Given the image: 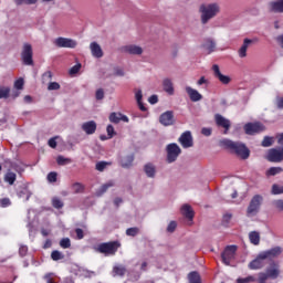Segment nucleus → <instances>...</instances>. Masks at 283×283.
<instances>
[{
	"instance_id": "49",
	"label": "nucleus",
	"mask_w": 283,
	"mask_h": 283,
	"mask_svg": "<svg viewBox=\"0 0 283 283\" xmlns=\"http://www.w3.org/2000/svg\"><path fill=\"white\" fill-rule=\"evenodd\" d=\"M48 90L50 92L54 91V90H61V84L56 83V82H51L48 86Z\"/></svg>"
},
{
	"instance_id": "19",
	"label": "nucleus",
	"mask_w": 283,
	"mask_h": 283,
	"mask_svg": "<svg viewBox=\"0 0 283 283\" xmlns=\"http://www.w3.org/2000/svg\"><path fill=\"white\" fill-rule=\"evenodd\" d=\"M265 260H275V258H280L282 255V248L280 247H274L270 250L261 252Z\"/></svg>"
},
{
	"instance_id": "20",
	"label": "nucleus",
	"mask_w": 283,
	"mask_h": 283,
	"mask_svg": "<svg viewBox=\"0 0 283 283\" xmlns=\"http://www.w3.org/2000/svg\"><path fill=\"white\" fill-rule=\"evenodd\" d=\"M186 92L192 103H198V101H202V94H200L198 90L191 88V86H187Z\"/></svg>"
},
{
	"instance_id": "27",
	"label": "nucleus",
	"mask_w": 283,
	"mask_h": 283,
	"mask_svg": "<svg viewBox=\"0 0 283 283\" xmlns=\"http://www.w3.org/2000/svg\"><path fill=\"white\" fill-rule=\"evenodd\" d=\"M164 92H167L170 96L174 94V83L171 80L166 78L163 82Z\"/></svg>"
},
{
	"instance_id": "52",
	"label": "nucleus",
	"mask_w": 283,
	"mask_h": 283,
	"mask_svg": "<svg viewBox=\"0 0 283 283\" xmlns=\"http://www.w3.org/2000/svg\"><path fill=\"white\" fill-rule=\"evenodd\" d=\"M23 85H24V81L23 78H18L15 82H14V87L15 90H23Z\"/></svg>"
},
{
	"instance_id": "31",
	"label": "nucleus",
	"mask_w": 283,
	"mask_h": 283,
	"mask_svg": "<svg viewBox=\"0 0 283 283\" xmlns=\"http://www.w3.org/2000/svg\"><path fill=\"white\" fill-rule=\"evenodd\" d=\"M125 273H127V270L123 265H115L113 268V277H116L117 275L123 277V275H125Z\"/></svg>"
},
{
	"instance_id": "14",
	"label": "nucleus",
	"mask_w": 283,
	"mask_h": 283,
	"mask_svg": "<svg viewBox=\"0 0 283 283\" xmlns=\"http://www.w3.org/2000/svg\"><path fill=\"white\" fill-rule=\"evenodd\" d=\"M120 51L124 54H132L134 56H140V54H143V48H140L139 45H135V44L124 45V46H122Z\"/></svg>"
},
{
	"instance_id": "9",
	"label": "nucleus",
	"mask_w": 283,
	"mask_h": 283,
	"mask_svg": "<svg viewBox=\"0 0 283 283\" xmlns=\"http://www.w3.org/2000/svg\"><path fill=\"white\" fill-rule=\"evenodd\" d=\"M238 251L237 245H228L224 251L221 253L222 262L226 266L231 264V260L235 258V253Z\"/></svg>"
},
{
	"instance_id": "54",
	"label": "nucleus",
	"mask_w": 283,
	"mask_h": 283,
	"mask_svg": "<svg viewBox=\"0 0 283 283\" xmlns=\"http://www.w3.org/2000/svg\"><path fill=\"white\" fill-rule=\"evenodd\" d=\"M105 167H107V163H105V161H99L96 164L97 171H104Z\"/></svg>"
},
{
	"instance_id": "60",
	"label": "nucleus",
	"mask_w": 283,
	"mask_h": 283,
	"mask_svg": "<svg viewBox=\"0 0 283 283\" xmlns=\"http://www.w3.org/2000/svg\"><path fill=\"white\" fill-rule=\"evenodd\" d=\"M274 207H276V209H279L280 211H283V200H275Z\"/></svg>"
},
{
	"instance_id": "45",
	"label": "nucleus",
	"mask_w": 283,
	"mask_h": 283,
	"mask_svg": "<svg viewBox=\"0 0 283 283\" xmlns=\"http://www.w3.org/2000/svg\"><path fill=\"white\" fill-rule=\"evenodd\" d=\"M12 205V201H10V198H2L0 199V207L6 209V207H10Z\"/></svg>"
},
{
	"instance_id": "17",
	"label": "nucleus",
	"mask_w": 283,
	"mask_h": 283,
	"mask_svg": "<svg viewBox=\"0 0 283 283\" xmlns=\"http://www.w3.org/2000/svg\"><path fill=\"white\" fill-rule=\"evenodd\" d=\"M214 120L218 127H223L224 129L223 134H229V129H231V122L229 119L224 118V116L220 114H216Z\"/></svg>"
},
{
	"instance_id": "62",
	"label": "nucleus",
	"mask_w": 283,
	"mask_h": 283,
	"mask_svg": "<svg viewBox=\"0 0 283 283\" xmlns=\"http://www.w3.org/2000/svg\"><path fill=\"white\" fill-rule=\"evenodd\" d=\"M44 81H52V72L48 71L43 74Z\"/></svg>"
},
{
	"instance_id": "28",
	"label": "nucleus",
	"mask_w": 283,
	"mask_h": 283,
	"mask_svg": "<svg viewBox=\"0 0 283 283\" xmlns=\"http://www.w3.org/2000/svg\"><path fill=\"white\" fill-rule=\"evenodd\" d=\"M135 98L137 101V105L142 112H147V107H145V104H143V91H137L135 93Z\"/></svg>"
},
{
	"instance_id": "37",
	"label": "nucleus",
	"mask_w": 283,
	"mask_h": 283,
	"mask_svg": "<svg viewBox=\"0 0 283 283\" xmlns=\"http://www.w3.org/2000/svg\"><path fill=\"white\" fill-rule=\"evenodd\" d=\"M63 258H65V255L62 254V252L59 250H54L51 253V260H53L54 262H59V260H63Z\"/></svg>"
},
{
	"instance_id": "47",
	"label": "nucleus",
	"mask_w": 283,
	"mask_h": 283,
	"mask_svg": "<svg viewBox=\"0 0 283 283\" xmlns=\"http://www.w3.org/2000/svg\"><path fill=\"white\" fill-rule=\"evenodd\" d=\"M249 282H255V277L254 276H247L244 279H238L237 283H249Z\"/></svg>"
},
{
	"instance_id": "5",
	"label": "nucleus",
	"mask_w": 283,
	"mask_h": 283,
	"mask_svg": "<svg viewBox=\"0 0 283 283\" xmlns=\"http://www.w3.org/2000/svg\"><path fill=\"white\" fill-rule=\"evenodd\" d=\"M280 276V265L272 263L270 268L266 269V272H260L259 273V283H264V280H277Z\"/></svg>"
},
{
	"instance_id": "56",
	"label": "nucleus",
	"mask_w": 283,
	"mask_h": 283,
	"mask_svg": "<svg viewBox=\"0 0 283 283\" xmlns=\"http://www.w3.org/2000/svg\"><path fill=\"white\" fill-rule=\"evenodd\" d=\"M75 233L77 235V240H83V238H85V234L83 232V229L76 228L75 229Z\"/></svg>"
},
{
	"instance_id": "39",
	"label": "nucleus",
	"mask_w": 283,
	"mask_h": 283,
	"mask_svg": "<svg viewBox=\"0 0 283 283\" xmlns=\"http://www.w3.org/2000/svg\"><path fill=\"white\" fill-rule=\"evenodd\" d=\"M283 169L282 167H271L268 171V176H277V174H282Z\"/></svg>"
},
{
	"instance_id": "4",
	"label": "nucleus",
	"mask_w": 283,
	"mask_h": 283,
	"mask_svg": "<svg viewBox=\"0 0 283 283\" xmlns=\"http://www.w3.org/2000/svg\"><path fill=\"white\" fill-rule=\"evenodd\" d=\"M263 202H264V197H262V195H254L250 200V203L247 209L248 218L258 216V213H260V208L262 207Z\"/></svg>"
},
{
	"instance_id": "30",
	"label": "nucleus",
	"mask_w": 283,
	"mask_h": 283,
	"mask_svg": "<svg viewBox=\"0 0 283 283\" xmlns=\"http://www.w3.org/2000/svg\"><path fill=\"white\" fill-rule=\"evenodd\" d=\"M4 182H8V185H14V182H17V174L8 170L4 175Z\"/></svg>"
},
{
	"instance_id": "50",
	"label": "nucleus",
	"mask_w": 283,
	"mask_h": 283,
	"mask_svg": "<svg viewBox=\"0 0 283 283\" xmlns=\"http://www.w3.org/2000/svg\"><path fill=\"white\" fill-rule=\"evenodd\" d=\"M176 227H178V223H176V221H170L167 227L168 233H174V231H176Z\"/></svg>"
},
{
	"instance_id": "12",
	"label": "nucleus",
	"mask_w": 283,
	"mask_h": 283,
	"mask_svg": "<svg viewBox=\"0 0 283 283\" xmlns=\"http://www.w3.org/2000/svg\"><path fill=\"white\" fill-rule=\"evenodd\" d=\"M179 143L184 149H189V147H193V136H191V132L186 130L179 137Z\"/></svg>"
},
{
	"instance_id": "32",
	"label": "nucleus",
	"mask_w": 283,
	"mask_h": 283,
	"mask_svg": "<svg viewBox=\"0 0 283 283\" xmlns=\"http://www.w3.org/2000/svg\"><path fill=\"white\" fill-rule=\"evenodd\" d=\"M273 12H283V0H277L270 3Z\"/></svg>"
},
{
	"instance_id": "57",
	"label": "nucleus",
	"mask_w": 283,
	"mask_h": 283,
	"mask_svg": "<svg viewBox=\"0 0 283 283\" xmlns=\"http://www.w3.org/2000/svg\"><path fill=\"white\" fill-rule=\"evenodd\" d=\"M73 191L75 193H81V191H83V186L81 184H74L73 185Z\"/></svg>"
},
{
	"instance_id": "61",
	"label": "nucleus",
	"mask_w": 283,
	"mask_h": 283,
	"mask_svg": "<svg viewBox=\"0 0 283 283\" xmlns=\"http://www.w3.org/2000/svg\"><path fill=\"white\" fill-rule=\"evenodd\" d=\"M209 84V81L207 80V77L205 76H201L198 82H197V85H207Z\"/></svg>"
},
{
	"instance_id": "29",
	"label": "nucleus",
	"mask_w": 283,
	"mask_h": 283,
	"mask_svg": "<svg viewBox=\"0 0 283 283\" xmlns=\"http://www.w3.org/2000/svg\"><path fill=\"white\" fill-rule=\"evenodd\" d=\"M249 240H250L251 244H254V247H258V244H260V232H258V231L250 232Z\"/></svg>"
},
{
	"instance_id": "16",
	"label": "nucleus",
	"mask_w": 283,
	"mask_h": 283,
	"mask_svg": "<svg viewBox=\"0 0 283 283\" xmlns=\"http://www.w3.org/2000/svg\"><path fill=\"white\" fill-rule=\"evenodd\" d=\"M201 48L205 52V54H213L217 49L216 40L211 38H207L203 40V43L201 44Z\"/></svg>"
},
{
	"instance_id": "3",
	"label": "nucleus",
	"mask_w": 283,
	"mask_h": 283,
	"mask_svg": "<svg viewBox=\"0 0 283 283\" xmlns=\"http://www.w3.org/2000/svg\"><path fill=\"white\" fill-rule=\"evenodd\" d=\"M120 249V242L118 241H111V242H104L99 243L97 247L94 248V251L96 253H102V255H116V252Z\"/></svg>"
},
{
	"instance_id": "10",
	"label": "nucleus",
	"mask_w": 283,
	"mask_h": 283,
	"mask_svg": "<svg viewBox=\"0 0 283 283\" xmlns=\"http://www.w3.org/2000/svg\"><path fill=\"white\" fill-rule=\"evenodd\" d=\"M266 159L269 163H282L283 160V147L281 148H271L268 151Z\"/></svg>"
},
{
	"instance_id": "43",
	"label": "nucleus",
	"mask_w": 283,
	"mask_h": 283,
	"mask_svg": "<svg viewBox=\"0 0 283 283\" xmlns=\"http://www.w3.org/2000/svg\"><path fill=\"white\" fill-rule=\"evenodd\" d=\"M139 231L140 230L138 228H128L126 230V235H129L132 238H136V235H138Z\"/></svg>"
},
{
	"instance_id": "6",
	"label": "nucleus",
	"mask_w": 283,
	"mask_h": 283,
	"mask_svg": "<svg viewBox=\"0 0 283 283\" xmlns=\"http://www.w3.org/2000/svg\"><path fill=\"white\" fill-rule=\"evenodd\" d=\"M34 52L32 51V44L24 43L22 46L21 59L23 65H34Z\"/></svg>"
},
{
	"instance_id": "59",
	"label": "nucleus",
	"mask_w": 283,
	"mask_h": 283,
	"mask_svg": "<svg viewBox=\"0 0 283 283\" xmlns=\"http://www.w3.org/2000/svg\"><path fill=\"white\" fill-rule=\"evenodd\" d=\"M148 103H150V105H156V103H158V95H151L148 98Z\"/></svg>"
},
{
	"instance_id": "7",
	"label": "nucleus",
	"mask_w": 283,
	"mask_h": 283,
	"mask_svg": "<svg viewBox=\"0 0 283 283\" xmlns=\"http://www.w3.org/2000/svg\"><path fill=\"white\" fill-rule=\"evenodd\" d=\"M243 129L248 136H255V134H262V132H265L266 126L260 122H254L245 124Z\"/></svg>"
},
{
	"instance_id": "34",
	"label": "nucleus",
	"mask_w": 283,
	"mask_h": 283,
	"mask_svg": "<svg viewBox=\"0 0 283 283\" xmlns=\"http://www.w3.org/2000/svg\"><path fill=\"white\" fill-rule=\"evenodd\" d=\"M56 163L60 166H65V165H70L72 163V159L64 157L62 155H59L56 158Z\"/></svg>"
},
{
	"instance_id": "24",
	"label": "nucleus",
	"mask_w": 283,
	"mask_h": 283,
	"mask_svg": "<svg viewBox=\"0 0 283 283\" xmlns=\"http://www.w3.org/2000/svg\"><path fill=\"white\" fill-rule=\"evenodd\" d=\"M251 43H253V40H251V39L243 40V44L241 45V48L238 51L240 59H245L247 51L249 50V45H251Z\"/></svg>"
},
{
	"instance_id": "26",
	"label": "nucleus",
	"mask_w": 283,
	"mask_h": 283,
	"mask_svg": "<svg viewBox=\"0 0 283 283\" xmlns=\"http://www.w3.org/2000/svg\"><path fill=\"white\" fill-rule=\"evenodd\" d=\"M144 171L148 178H154L156 176V166L154 164H146Z\"/></svg>"
},
{
	"instance_id": "8",
	"label": "nucleus",
	"mask_w": 283,
	"mask_h": 283,
	"mask_svg": "<svg viewBox=\"0 0 283 283\" xmlns=\"http://www.w3.org/2000/svg\"><path fill=\"white\" fill-rule=\"evenodd\" d=\"M166 151L168 163H176V160H178V156L182 154V149H180V146L176 143L169 144L166 147Z\"/></svg>"
},
{
	"instance_id": "2",
	"label": "nucleus",
	"mask_w": 283,
	"mask_h": 283,
	"mask_svg": "<svg viewBox=\"0 0 283 283\" xmlns=\"http://www.w3.org/2000/svg\"><path fill=\"white\" fill-rule=\"evenodd\" d=\"M201 23H208L210 19L220 13V6L218 3L202 4L200 7Z\"/></svg>"
},
{
	"instance_id": "1",
	"label": "nucleus",
	"mask_w": 283,
	"mask_h": 283,
	"mask_svg": "<svg viewBox=\"0 0 283 283\" xmlns=\"http://www.w3.org/2000/svg\"><path fill=\"white\" fill-rule=\"evenodd\" d=\"M221 145L226 147L227 149H230L233 154H237V156H240L243 160H247L250 156L249 148L240 142H233L230 139H222Z\"/></svg>"
},
{
	"instance_id": "55",
	"label": "nucleus",
	"mask_w": 283,
	"mask_h": 283,
	"mask_svg": "<svg viewBox=\"0 0 283 283\" xmlns=\"http://www.w3.org/2000/svg\"><path fill=\"white\" fill-rule=\"evenodd\" d=\"M49 147H51L52 149H56V137H52L49 139L48 142Z\"/></svg>"
},
{
	"instance_id": "46",
	"label": "nucleus",
	"mask_w": 283,
	"mask_h": 283,
	"mask_svg": "<svg viewBox=\"0 0 283 283\" xmlns=\"http://www.w3.org/2000/svg\"><path fill=\"white\" fill-rule=\"evenodd\" d=\"M108 138H114L116 136V132L114 130V126L108 125L106 128Z\"/></svg>"
},
{
	"instance_id": "53",
	"label": "nucleus",
	"mask_w": 283,
	"mask_h": 283,
	"mask_svg": "<svg viewBox=\"0 0 283 283\" xmlns=\"http://www.w3.org/2000/svg\"><path fill=\"white\" fill-rule=\"evenodd\" d=\"M19 254L21 258H25V255H28V245H20Z\"/></svg>"
},
{
	"instance_id": "63",
	"label": "nucleus",
	"mask_w": 283,
	"mask_h": 283,
	"mask_svg": "<svg viewBox=\"0 0 283 283\" xmlns=\"http://www.w3.org/2000/svg\"><path fill=\"white\" fill-rule=\"evenodd\" d=\"M201 134L203 136H211V128H202Z\"/></svg>"
},
{
	"instance_id": "22",
	"label": "nucleus",
	"mask_w": 283,
	"mask_h": 283,
	"mask_svg": "<svg viewBox=\"0 0 283 283\" xmlns=\"http://www.w3.org/2000/svg\"><path fill=\"white\" fill-rule=\"evenodd\" d=\"M82 129L88 136H91L92 134H95L96 133V122H94V120L85 122L84 124H82Z\"/></svg>"
},
{
	"instance_id": "48",
	"label": "nucleus",
	"mask_w": 283,
	"mask_h": 283,
	"mask_svg": "<svg viewBox=\"0 0 283 283\" xmlns=\"http://www.w3.org/2000/svg\"><path fill=\"white\" fill-rule=\"evenodd\" d=\"M57 176H59V175H57L56 172L52 171V172H50V174L48 175L46 180H48L49 182H56Z\"/></svg>"
},
{
	"instance_id": "25",
	"label": "nucleus",
	"mask_w": 283,
	"mask_h": 283,
	"mask_svg": "<svg viewBox=\"0 0 283 283\" xmlns=\"http://www.w3.org/2000/svg\"><path fill=\"white\" fill-rule=\"evenodd\" d=\"M181 213L185 216V218H188V220H193V209L189 205H184L181 207Z\"/></svg>"
},
{
	"instance_id": "44",
	"label": "nucleus",
	"mask_w": 283,
	"mask_h": 283,
	"mask_svg": "<svg viewBox=\"0 0 283 283\" xmlns=\"http://www.w3.org/2000/svg\"><path fill=\"white\" fill-rule=\"evenodd\" d=\"M273 145V137L265 136L262 140V147H271Z\"/></svg>"
},
{
	"instance_id": "13",
	"label": "nucleus",
	"mask_w": 283,
	"mask_h": 283,
	"mask_svg": "<svg viewBox=\"0 0 283 283\" xmlns=\"http://www.w3.org/2000/svg\"><path fill=\"white\" fill-rule=\"evenodd\" d=\"M264 260L266 259L263 256L262 252L259 253L258 256L249 263V269L251 271H258L260 269H264L266 264Z\"/></svg>"
},
{
	"instance_id": "18",
	"label": "nucleus",
	"mask_w": 283,
	"mask_h": 283,
	"mask_svg": "<svg viewBox=\"0 0 283 283\" xmlns=\"http://www.w3.org/2000/svg\"><path fill=\"white\" fill-rule=\"evenodd\" d=\"M159 123L164 125V127H169L174 125V112L167 111L163 113L159 117Z\"/></svg>"
},
{
	"instance_id": "35",
	"label": "nucleus",
	"mask_w": 283,
	"mask_h": 283,
	"mask_svg": "<svg viewBox=\"0 0 283 283\" xmlns=\"http://www.w3.org/2000/svg\"><path fill=\"white\" fill-rule=\"evenodd\" d=\"M188 280H189L190 283H201L200 282V274L198 272L189 273Z\"/></svg>"
},
{
	"instance_id": "40",
	"label": "nucleus",
	"mask_w": 283,
	"mask_h": 283,
	"mask_svg": "<svg viewBox=\"0 0 283 283\" xmlns=\"http://www.w3.org/2000/svg\"><path fill=\"white\" fill-rule=\"evenodd\" d=\"M9 97H10V87L1 86L0 98H9Z\"/></svg>"
},
{
	"instance_id": "21",
	"label": "nucleus",
	"mask_w": 283,
	"mask_h": 283,
	"mask_svg": "<svg viewBox=\"0 0 283 283\" xmlns=\"http://www.w3.org/2000/svg\"><path fill=\"white\" fill-rule=\"evenodd\" d=\"M90 50H91L92 55L95 59H103V49L101 48V45L98 43L92 42L90 44Z\"/></svg>"
},
{
	"instance_id": "15",
	"label": "nucleus",
	"mask_w": 283,
	"mask_h": 283,
	"mask_svg": "<svg viewBox=\"0 0 283 283\" xmlns=\"http://www.w3.org/2000/svg\"><path fill=\"white\" fill-rule=\"evenodd\" d=\"M54 45L56 48H71L74 49L76 48V41L70 39V38H57L54 41Z\"/></svg>"
},
{
	"instance_id": "33",
	"label": "nucleus",
	"mask_w": 283,
	"mask_h": 283,
	"mask_svg": "<svg viewBox=\"0 0 283 283\" xmlns=\"http://www.w3.org/2000/svg\"><path fill=\"white\" fill-rule=\"evenodd\" d=\"M134 163V155H128L126 157H123L120 160V165L124 168H128Z\"/></svg>"
},
{
	"instance_id": "36",
	"label": "nucleus",
	"mask_w": 283,
	"mask_h": 283,
	"mask_svg": "<svg viewBox=\"0 0 283 283\" xmlns=\"http://www.w3.org/2000/svg\"><path fill=\"white\" fill-rule=\"evenodd\" d=\"M109 187H114V181H108L106 184H104L97 191V196H103V193H105V191H107V189H109Z\"/></svg>"
},
{
	"instance_id": "23",
	"label": "nucleus",
	"mask_w": 283,
	"mask_h": 283,
	"mask_svg": "<svg viewBox=\"0 0 283 283\" xmlns=\"http://www.w3.org/2000/svg\"><path fill=\"white\" fill-rule=\"evenodd\" d=\"M120 120H123V123H129V117H127V115H123L120 113H112L109 115L111 123L118 124V123H120Z\"/></svg>"
},
{
	"instance_id": "64",
	"label": "nucleus",
	"mask_w": 283,
	"mask_h": 283,
	"mask_svg": "<svg viewBox=\"0 0 283 283\" xmlns=\"http://www.w3.org/2000/svg\"><path fill=\"white\" fill-rule=\"evenodd\" d=\"M279 145H283V133L276 136Z\"/></svg>"
},
{
	"instance_id": "58",
	"label": "nucleus",
	"mask_w": 283,
	"mask_h": 283,
	"mask_svg": "<svg viewBox=\"0 0 283 283\" xmlns=\"http://www.w3.org/2000/svg\"><path fill=\"white\" fill-rule=\"evenodd\" d=\"M80 71H81V64H76V65H74V66L70 70V74H78Z\"/></svg>"
},
{
	"instance_id": "11",
	"label": "nucleus",
	"mask_w": 283,
	"mask_h": 283,
	"mask_svg": "<svg viewBox=\"0 0 283 283\" xmlns=\"http://www.w3.org/2000/svg\"><path fill=\"white\" fill-rule=\"evenodd\" d=\"M212 72L214 78H218L222 85H229L231 83V77L229 75H223L222 72H220V66L218 64L212 65Z\"/></svg>"
},
{
	"instance_id": "41",
	"label": "nucleus",
	"mask_w": 283,
	"mask_h": 283,
	"mask_svg": "<svg viewBox=\"0 0 283 283\" xmlns=\"http://www.w3.org/2000/svg\"><path fill=\"white\" fill-rule=\"evenodd\" d=\"M60 247L62 249H70V247H72V241L70 240V238H63L60 241Z\"/></svg>"
},
{
	"instance_id": "42",
	"label": "nucleus",
	"mask_w": 283,
	"mask_h": 283,
	"mask_svg": "<svg viewBox=\"0 0 283 283\" xmlns=\"http://www.w3.org/2000/svg\"><path fill=\"white\" fill-rule=\"evenodd\" d=\"M272 193H273V196H279L280 193H283V186L274 184L272 186Z\"/></svg>"
},
{
	"instance_id": "51",
	"label": "nucleus",
	"mask_w": 283,
	"mask_h": 283,
	"mask_svg": "<svg viewBox=\"0 0 283 283\" xmlns=\"http://www.w3.org/2000/svg\"><path fill=\"white\" fill-rule=\"evenodd\" d=\"M95 96L97 101H103L105 98V92L103 91V88H98Z\"/></svg>"
},
{
	"instance_id": "38",
	"label": "nucleus",
	"mask_w": 283,
	"mask_h": 283,
	"mask_svg": "<svg viewBox=\"0 0 283 283\" xmlns=\"http://www.w3.org/2000/svg\"><path fill=\"white\" fill-rule=\"evenodd\" d=\"M52 207H54V209H63L64 203L59 197H54L52 199Z\"/></svg>"
}]
</instances>
